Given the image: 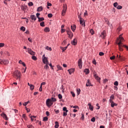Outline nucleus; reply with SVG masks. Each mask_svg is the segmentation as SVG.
<instances>
[{
  "label": "nucleus",
  "instance_id": "1",
  "mask_svg": "<svg viewBox=\"0 0 128 128\" xmlns=\"http://www.w3.org/2000/svg\"><path fill=\"white\" fill-rule=\"evenodd\" d=\"M117 42H119L117 44L118 46L119 50H120V52H122V50H124V49H122V48H126V50H128V47L127 46L122 44L123 42H124V39L122 37V34H121L119 36V38L117 39Z\"/></svg>",
  "mask_w": 128,
  "mask_h": 128
},
{
  "label": "nucleus",
  "instance_id": "2",
  "mask_svg": "<svg viewBox=\"0 0 128 128\" xmlns=\"http://www.w3.org/2000/svg\"><path fill=\"white\" fill-rule=\"evenodd\" d=\"M14 78L16 80H20V72L18 70H16L13 73Z\"/></svg>",
  "mask_w": 128,
  "mask_h": 128
},
{
  "label": "nucleus",
  "instance_id": "3",
  "mask_svg": "<svg viewBox=\"0 0 128 128\" xmlns=\"http://www.w3.org/2000/svg\"><path fill=\"white\" fill-rule=\"evenodd\" d=\"M63 10L62 12V16H64L66 15V10H68V6L66 4H63Z\"/></svg>",
  "mask_w": 128,
  "mask_h": 128
},
{
  "label": "nucleus",
  "instance_id": "4",
  "mask_svg": "<svg viewBox=\"0 0 128 128\" xmlns=\"http://www.w3.org/2000/svg\"><path fill=\"white\" fill-rule=\"evenodd\" d=\"M54 104V103L52 101V100L50 98H48L46 100V106H48V108H50Z\"/></svg>",
  "mask_w": 128,
  "mask_h": 128
},
{
  "label": "nucleus",
  "instance_id": "5",
  "mask_svg": "<svg viewBox=\"0 0 128 128\" xmlns=\"http://www.w3.org/2000/svg\"><path fill=\"white\" fill-rule=\"evenodd\" d=\"M66 32H67V34L69 36V38H72L74 36V34H72V32L70 29V28H68Z\"/></svg>",
  "mask_w": 128,
  "mask_h": 128
},
{
  "label": "nucleus",
  "instance_id": "6",
  "mask_svg": "<svg viewBox=\"0 0 128 128\" xmlns=\"http://www.w3.org/2000/svg\"><path fill=\"white\" fill-rule=\"evenodd\" d=\"M8 60H0V64H8Z\"/></svg>",
  "mask_w": 128,
  "mask_h": 128
},
{
  "label": "nucleus",
  "instance_id": "7",
  "mask_svg": "<svg viewBox=\"0 0 128 128\" xmlns=\"http://www.w3.org/2000/svg\"><path fill=\"white\" fill-rule=\"evenodd\" d=\"M26 50H28V54L31 56H34V54H36V52L32 51V48H28Z\"/></svg>",
  "mask_w": 128,
  "mask_h": 128
},
{
  "label": "nucleus",
  "instance_id": "8",
  "mask_svg": "<svg viewBox=\"0 0 128 128\" xmlns=\"http://www.w3.org/2000/svg\"><path fill=\"white\" fill-rule=\"evenodd\" d=\"M106 30H104L102 32H101L100 37L102 38L103 40H104V38H106Z\"/></svg>",
  "mask_w": 128,
  "mask_h": 128
},
{
  "label": "nucleus",
  "instance_id": "9",
  "mask_svg": "<svg viewBox=\"0 0 128 128\" xmlns=\"http://www.w3.org/2000/svg\"><path fill=\"white\" fill-rule=\"evenodd\" d=\"M62 110H64L63 116H68L67 112H68V110H67L66 107H64Z\"/></svg>",
  "mask_w": 128,
  "mask_h": 128
},
{
  "label": "nucleus",
  "instance_id": "10",
  "mask_svg": "<svg viewBox=\"0 0 128 128\" xmlns=\"http://www.w3.org/2000/svg\"><path fill=\"white\" fill-rule=\"evenodd\" d=\"M94 78L96 80H98V82H100V78L98 76V74H96V72H94Z\"/></svg>",
  "mask_w": 128,
  "mask_h": 128
},
{
  "label": "nucleus",
  "instance_id": "11",
  "mask_svg": "<svg viewBox=\"0 0 128 128\" xmlns=\"http://www.w3.org/2000/svg\"><path fill=\"white\" fill-rule=\"evenodd\" d=\"M78 18H80V24H82V26H86V24H84V22L83 19L80 16H78Z\"/></svg>",
  "mask_w": 128,
  "mask_h": 128
},
{
  "label": "nucleus",
  "instance_id": "12",
  "mask_svg": "<svg viewBox=\"0 0 128 128\" xmlns=\"http://www.w3.org/2000/svg\"><path fill=\"white\" fill-rule=\"evenodd\" d=\"M42 58H42L43 63L45 64H48V58H46V57L44 56V55L42 56Z\"/></svg>",
  "mask_w": 128,
  "mask_h": 128
},
{
  "label": "nucleus",
  "instance_id": "13",
  "mask_svg": "<svg viewBox=\"0 0 128 128\" xmlns=\"http://www.w3.org/2000/svg\"><path fill=\"white\" fill-rule=\"evenodd\" d=\"M78 66H79V68H82V59H80L78 60Z\"/></svg>",
  "mask_w": 128,
  "mask_h": 128
},
{
  "label": "nucleus",
  "instance_id": "14",
  "mask_svg": "<svg viewBox=\"0 0 128 128\" xmlns=\"http://www.w3.org/2000/svg\"><path fill=\"white\" fill-rule=\"evenodd\" d=\"M1 116H2V118L6 120H8V116H6V114L4 112H2L1 114Z\"/></svg>",
  "mask_w": 128,
  "mask_h": 128
},
{
  "label": "nucleus",
  "instance_id": "15",
  "mask_svg": "<svg viewBox=\"0 0 128 128\" xmlns=\"http://www.w3.org/2000/svg\"><path fill=\"white\" fill-rule=\"evenodd\" d=\"M30 18L32 20H34V22H36V15H31L30 16Z\"/></svg>",
  "mask_w": 128,
  "mask_h": 128
},
{
  "label": "nucleus",
  "instance_id": "16",
  "mask_svg": "<svg viewBox=\"0 0 128 128\" xmlns=\"http://www.w3.org/2000/svg\"><path fill=\"white\" fill-rule=\"evenodd\" d=\"M77 42H78V40L76 38H74L73 40L71 41V44L73 46H76Z\"/></svg>",
  "mask_w": 128,
  "mask_h": 128
},
{
  "label": "nucleus",
  "instance_id": "17",
  "mask_svg": "<svg viewBox=\"0 0 128 128\" xmlns=\"http://www.w3.org/2000/svg\"><path fill=\"white\" fill-rule=\"evenodd\" d=\"M116 58L118 60H124V57L121 56L120 55L118 56V54H117Z\"/></svg>",
  "mask_w": 128,
  "mask_h": 128
},
{
  "label": "nucleus",
  "instance_id": "18",
  "mask_svg": "<svg viewBox=\"0 0 128 128\" xmlns=\"http://www.w3.org/2000/svg\"><path fill=\"white\" fill-rule=\"evenodd\" d=\"M88 106H89V110L92 112V110H94V107L92 106V104L90 103H88Z\"/></svg>",
  "mask_w": 128,
  "mask_h": 128
},
{
  "label": "nucleus",
  "instance_id": "19",
  "mask_svg": "<svg viewBox=\"0 0 128 128\" xmlns=\"http://www.w3.org/2000/svg\"><path fill=\"white\" fill-rule=\"evenodd\" d=\"M92 84H90V80H88L86 84V86H91Z\"/></svg>",
  "mask_w": 128,
  "mask_h": 128
},
{
  "label": "nucleus",
  "instance_id": "20",
  "mask_svg": "<svg viewBox=\"0 0 128 128\" xmlns=\"http://www.w3.org/2000/svg\"><path fill=\"white\" fill-rule=\"evenodd\" d=\"M71 28L72 32H74L76 28V25H74L73 26H71Z\"/></svg>",
  "mask_w": 128,
  "mask_h": 128
},
{
  "label": "nucleus",
  "instance_id": "21",
  "mask_svg": "<svg viewBox=\"0 0 128 128\" xmlns=\"http://www.w3.org/2000/svg\"><path fill=\"white\" fill-rule=\"evenodd\" d=\"M68 72L70 74H72V73L74 72V68L69 69L68 70Z\"/></svg>",
  "mask_w": 128,
  "mask_h": 128
},
{
  "label": "nucleus",
  "instance_id": "22",
  "mask_svg": "<svg viewBox=\"0 0 128 128\" xmlns=\"http://www.w3.org/2000/svg\"><path fill=\"white\" fill-rule=\"evenodd\" d=\"M57 68L58 69L57 70H62V67L60 65H57Z\"/></svg>",
  "mask_w": 128,
  "mask_h": 128
},
{
  "label": "nucleus",
  "instance_id": "23",
  "mask_svg": "<svg viewBox=\"0 0 128 128\" xmlns=\"http://www.w3.org/2000/svg\"><path fill=\"white\" fill-rule=\"evenodd\" d=\"M58 126H60V124H58V122L56 121L55 122V126H54V128H58Z\"/></svg>",
  "mask_w": 128,
  "mask_h": 128
},
{
  "label": "nucleus",
  "instance_id": "24",
  "mask_svg": "<svg viewBox=\"0 0 128 128\" xmlns=\"http://www.w3.org/2000/svg\"><path fill=\"white\" fill-rule=\"evenodd\" d=\"M84 72L86 73V74H90V70L86 68L84 70Z\"/></svg>",
  "mask_w": 128,
  "mask_h": 128
},
{
  "label": "nucleus",
  "instance_id": "25",
  "mask_svg": "<svg viewBox=\"0 0 128 128\" xmlns=\"http://www.w3.org/2000/svg\"><path fill=\"white\" fill-rule=\"evenodd\" d=\"M118 106V104L114 103V102H112V103H111L112 108H114V106Z\"/></svg>",
  "mask_w": 128,
  "mask_h": 128
},
{
  "label": "nucleus",
  "instance_id": "26",
  "mask_svg": "<svg viewBox=\"0 0 128 128\" xmlns=\"http://www.w3.org/2000/svg\"><path fill=\"white\" fill-rule=\"evenodd\" d=\"M44 32H50V28L48 27L45 28L44 29Z\"/></svg>",
  "mask_w": 128,
  "mask_h": 128
},
{
  "label": "nucleus",
  "instance_id": "27",
  "mask_svg": "<svg viewBox=\"0 0 128 128\" xmlns=\"http://www.w3.org/2000/svg\"><path fill=\"white\" fill-rule=\"evenodd\" d=\"M50 100H51V101L53 104L54 102H56V99L52 97L51 98H50Z\"/></svg>",
  "mask_w": 128,
  "mask_h": 128
},
{
  "label": "nucleus",
  "instance_id": "28",
  "mask_svg": "<svg viewBox=\"0 0 128 128\" xmlns=\"http://www.w3.org/2000/svg\"><path fill=\"white\" fill-rule=\"evenodd\" d=\"M38 22H42V21H44V18H38Z\"/></svg>",
  "mask_w": 128,
  "mask_h": 128
},
{
  "label": "nucleus",
  "instance_id": "29",
  "mask_svg": "<svg viewBox=\"0 0 128 128\" xmlns=\"http://www.w3.org/2000/svg\"><path fill=\"white\" fill-rule=\"evenodd\" d=\"M122 30V26H119L118 28H117V32H120Z\"/></svg>",
  "mask_w": 128,
  "mask_h": 128
},
{
  "label": "nucleus",
  "instance_id": "30",
  "mask_svg": "<svg viewBox=\"0 0 128 128\" xmlns=\"http://www.w3.org/2000/svg\"><path fill=\"white\" fill-rule=\"evenodd\" d=\"M42 6H40L37 9V12H42Z\"/></svg>",
  "mask_w": 128,
  "mask_h": 128
},
{
  "label": "nucleus",
  "instance_id": "31",
  "mask_svg": "<svg viewBox=\"0 0 128 128\" xmlns=\"http://www.w3.org/2000/svg\"><path fill=\"white\" fill-rule=\"evenodd\" d=\"M77 96H78L80 94V89L77 88L76 89Z\"/></svg>",
  "mask_w": 128,
  "mask_h": 128
},
{
  "label": "nucleus",
  "instance_id": "32",
  "mask_svg": "<svg viewBox=\"0 0 128 128\" xmlns=\"http://www.w3.org/2000/svg\"><path fill=\"white\" fill-rule=\"evenodd\" d=\"M48 63H46V66H44V68H46V70H48Z\"/></svg>",
  "mask_w": 128,
  "mask_h": 128
},
{
  "label": "nucleus",
  "instance_id": "33",
  "mask_svg": "<svg viewBox=\"0 0 128 128\" xmlns=\"http://www.w3.org/2000/svg\"><path fill=\"white\" fill-rule=\"evenodd\" d=\"M21 8L22 10H26V6H21Z\"/></svg>",
  "mask_w": 128,
  "mask_h": 128
},
{
  "label": "nucleus",
  "instance_id": "34",
  "mask_svg": "<svg viewBox=\"0 0 128 128\" xmlns=\"http://www.w3.org/2000/svg\"><path fill=\"white\" fill-rule=\"evenodd\" d=\"M20 30H22V32H26V28H24V26H22L20 28Z\"/></svg>",
  "mask_w": 128,
  "mask_h": 128
},
{
  "label": "nucleus",
  "instance_id": "35",
  "mask_svg": "<svg viewBox=\"0 0 128 128\" xmlns=\"http://www.w3.org/2000/svg\"><path fill=\"white\" fill-rule=\"evenodd\" d=\"M90 33L92 36L94 34V29H90Z\"/></svg>",
  "mask_w": 128,
  "mask_h": 128
},
{
  "label": "nucleus",
  "instance_id": "36",
  "mask_svg": "<svg viewBox=\"0 0 128 128\" xmlns=\"http://www.w3.org/2000/svg\"><path fill=\"white\" fill-rule=\"evenodd\" d=\"M118 6V2H114V8H117V6Z\"/></svg>",
  "mask_w": 128,
  "mask_h": 128
},
{
  "label": "nucleus",
  "instance_id": "37",
  "mask_svg": "<svg viewBox=\"0 0 128 128\" xmlns=\"http://www.w3.org/2000/svg\"><path fill=\"white\" fill-rule=\"evenodd\" d=\"M32 60H37L36 57V56H32Z\"/></svg>",
  "mask_w": 128,
  "mask_h": 128
},
{
  "label": "nucleus",
  "instance_id": "38",
  "mask_svg": "<svg viewBox=\"0 0 128 128\" xmlns=\"http://www.w3.org/2000/svg\"><path fill=\"white\" fill-rule=\"evenodd\" d=\"M30 86V89L31 90H34V86L33 84H31Z\"/></svg>",
  "mask_w": 128,
  "mask_h": 128
},
{
  "label": "nucleus",
  "instance_id": "39",
  "mask_svg": "<svg viewBox=\"0 0 128 128\" xmlns=\"http://www.w3.org/2000/svg\"><path fill=\"white\" fill-rule=\"evenodd\" d=\"M48 117H46V116L44 117V118H43V120H44V122H46V121H48Z\"/></svg>",
  "mask_w": 128,
  "mask_h": 128
},
{
  "label": "nucleus",
  "instance_id": "40",
  "mask_svg": "<svg viewBox=\"0 0 128 128\" xmlns=\"http://www.w3.org/2000/svg\"><path fill=\"white\" fill-rule=\"evenodd\" d=\"M46 50H50V52H51V50H52V48L48 47V46H47L46 47Z\"/></svg>",
  "mask_w": 128,
  "mask_h": 128
},
{
  "label": "nucleus",
  "instance_id": "41",
  "mask_svg": "<svg viewBox=\"0 0 128 128\" xmlns=\"http://www.w3.org/2000/svg\"><path fill=\"white\" fill-rule=\"evenodd\" d=\"M30 101L28 100L27 102L24 103L23 106H26L28 104H30Z\"/></svg>",
  "mask_w": 128,
  "mask_h": 128
},
{
  "label": "nucleus",
  "instance_id": "42",
  "mask_svg": "<svg viewBox=\"0 0 128 128\" xmlns=\"http://www.w3.org/2000/svg\"><path fill=\"white\" fill-rule=\"evenodd\" d=\"M40 26H44V22H42L40 23Z\"/></svg>",
  "mask_w": 128,
  "mask_h": 128
},
{
  "label": "nucleus",
  "instance_id": "43",
  "mask_svg": "<svg viewBox=\"0 0 128 128\" xmlns=\"http://www.w3.org/2000/svg\"><path fill=\"white\" fill-rule=\"evenodd\" d=\"M10 0H4V4H8V2H10Z\"/></svg>",
  "mask_w": 128,
  "mask_h": 128
},
{
  "label": "nucleus",
  "instance_id": "44",
  "mask_svg": "<svg viewBox=\"0 0 128 128\" xmlns=\"http://www.w3.org/2000/svg\"><path fill=\"white\" fill-rule=\"evenodd\" d=\"M28 6H34V3H32V2H30L28 3Z\"/></svg>",
  "mask_w": 128,
  "mask_h": 128
},
{
  "label": "nucleus",
  "instance_id": "45",
  "mask_svg": "<svg viewBox=\"0 0 128 128\" xmlns=\"http://www.w3.org/2000/svg\"><path fill=\"white\" fill-rule=\"evenodd\" d=\"M82 117L80 118L81 120H84V114H82Z\"/></svg>",
  "mask_w": 128,
  "mask_h": 128
},
{
  "label": "nucleus",
  "instance_id": "46",
  "mask_svg": "<svg viewBox=\"0 0 128 128\" xmlns=\"http://www.w3.org/2000/svg\"><path fill=\"white\" fill-rule=\"evenodd\" d=\"M116 8L118 10H122V6H118Z\"/></svg>",
  "mask_w": 128,
  "mask_h": 128
},
{
  "label": "nucleus",
  "instance_id": "47",
  "mask_svg": "<svg viewBox=\"0 0 128 128\" xmlns=\"http://www.w3.org/2000/svg\"><path fill=\"white\" fill-rule=\"evenodd\" d=\"M99 56H104V53L102 52H100Z\"/></svg>",
  "mask_w": 128,
  "mask_h": 128
},
{
  "label": "nucleus",
  "instance_id": "48",
  "mask_svg": "<svg viewBox=\"0 0 128 128\" xmlns=\"http://www.w3.org/2000/svg\"><path fill=\"white\" fill-rule=\"evenodd\" d=\"M27 128H34V126H32V124L28 125Z\"/></svg>",
  "mask_w": 128,
  "mask_h": 128
},
{
  "label": "nucleus",
  "instance_id": "49",
  "mask_svg": "<svg viewBox=\"0 0 128 128\" xmlns=\"http://www.w3.org/2000/svg\"><path fill=\"white\" fill-rule=\"evenodd\" d=\"M58 98L60 100H62V96L60 94H58Z\"/></svg>",
  "mask_w": 128,
  "mask_h": 128
},
{
  "label": "nucleus",
  "instance_id": "50",
  "mask_svg": "<svg viewBox=\"0 0 128 128\" xmlns=\"http://www.w3.org/2000/svg\"><path fill=\"white\" fill-rule=\"evenodd\" d=\"M91 122H96V118L94 117H93L91 119Z\"/></svg>",
  "mask_w": 128,
  "mask_h": 128
},
{
  "label": "nucleus",
  "instance_id": "51",
  "mask_svg": "<svg viewBox=\"0 0 128 128\" xmlns=\"http://www.w3.org/2000/svg\"><path fill=\"white\" fill-rule=\"evenodd\" d=\"M114 58H116V56H113L110 57V60H114Z\"/></svg>",
  "mask_w": 128,
  "mask_h": 128
},
{
  "label": "nucleus",
  "instance_id": "52",
  "mask_svg": "<svg viewBox=\"0 0 128 128\" xmlns=\"http://www.w3.org/2000/svg\"><path fill=\"white\" fill-rule=\"evenodd\" d=\"M29 116L31 118L32 122L34 121V118H32V114H30Z\"/></svg>",
  "mask_w": 128,
  "mask_h": 128
},
{
  "label": "nucleus",
  "instance_id": "53",
  "mask_svg": "<svg viewBox=\"0 0 128 128\" xmlns=\"http://www.w3.org/2000/svg\"><path fill=\"white\" fill-rule=\"evenodd\" d=\"M66 32V29H64V28H61V32L62 34L64 32Z\"/></svg>",
  "mask_w": 128,
  "mask_h": 128
},
{
  "label": "nucleus",
  "instance_id": "54",
  "mask_svg": "<svg viewBox=\"0 0 128 128\" xmlns=\"http://www.w3.org/2000/svg\"><path fill=\"white\" fill-rule=\"evenodd\" d=\"M3 46H4V44L0 43V48H2Z\"/></svg>",
  "mask_w": 128,
  "mask_h": 128
},
{
  "label": "nucleus",
  "instance_id": "55",
  "mask_svg": "<svg viewBox=\"0 0 128 128\" xmlns=\"http://www.w3.org/2000/svg\"><path fill=\"white\" fill-rule=\"evenodd\" d=\"M48 18H52V14H48Z\"/></svg>",
  "mask_w": 128,
  "mask_h": 128
},
{
  "label": "nucleus",
  "instance_id": "56",
  "mask_svg": "<svg viewBox=\"0 0 128 128\" xmlns=\"http://www.w3.org/2000/svg\"><path fill=\"white\" fill-rule=\"evenodd\" d=\"M114 94H112L110 97V100H114Z\"/></svg>",
  "mask_w": 128,
  "mask_h": 128
},
{
  "label": "nucleus",
  "instance_id": "57",
  "mask_svg": "<svg viewBox=\"0 0 128 128\" xmlns=\"http://www.w3.org/2000/svg\"><path fill=\"white\" fill-rule=\"evenodd\" d=\"M96 106L98 107V108H96V110H100V106H98V104H96Z\"/></svg>",
  "mask_w": 128,
  "mask_h": 128
},
{
  "label": "nucleus",
  "instance_id": "58",
  "mask_svg": "<svg viewBox=\"0 0 128 128\" xmlns=\"http://www.w3.org/2000/svg\"><path fill=\"white\" fill-rule=\"evenodd\" d=\"M114 85L116 86H118V81L115 82L114 83Z\"/></svg>",
  "mask_w": 128,
  "mask_h": 128
},
{
  "label": "nucleus",
  "instance_id": "59",
  "mask_svg": "<svg viewBox=\"0 0 128 128\" xmlns=\"http://www.w3.org/2000/svg\"><path fill=\"white\" fill-rule=\"evenodd\" d=\"M71 94H72V96H73V98H74V96H76V94H74V92H72Z\"/></svg>",
  "mask_w": 128,
  "mask_h": 128
},
{
  "label": "nucleus",
  "instance_id": "60",
  "mask_svg": "<svg viewBox=\"0 0 128 128\" xmlns=\"http://www.w3.org/2000/svg\"><path fill=\"white\" fill-rule=\"evenodd\" d=\"M36 17L38 18H40V13H37L36 14Z\"/></svg>",
  "mask_w": 128,
  "mask_h": 128
},
{
  "label": "nucleus",
  "instance_id": "61",
  "mask_svg": "<svg viewBox=\"0 0 128 128\" xmlns=\"http://www.w3.org/2000/svg\"><path fill=\"white\" fill-rule=\"evenodd\" d=\"M67 48H68V46H66L64 48H62V50L63 52H64V50H66Z\"/></svg>",
  "mask_w": 128,
  "mask_h": 128
},
{
  "label": "nucleus",
  "instance_id": "62",
  "mask_svg": "<svg viewBox=\"0 0 128 128\" xmlns=\"http://www.w3.org/2000/svg\"><path fill=\"white\" fill-rule=\"evenodd\" d=\"M54 110L56 114H58V112H60V110Z\"/></svg>",
  "mask_w": 128,
  "mask_h": 128
},
{
  "label": "nucleus",
  "instance_id": "63",
  "mask_svg": "<svg viewBox=\"0 0 128 128\" xmlns=\"http://www.w3.org/2000/svg\"><path fill=\"white\" fill-rule=\"evenodd\" d=\"M5 54L7 55V56H10V52H6Z\"/></svg>",
  "mask_w": 128,
  "mask_h": 128
},
{
  "label": "nucleus",
  "instance_id": "64",
  "mask_svg": "<svg viewBox=\"0 0 128 128\" xmlns=\"http://www.w3.org/2000/svg\"><path fill=\"white\" fill-rule=\"evenodd\" d=\"M46 114L47 116H50V112H48V111H46Z\"/></svg>",
  "mask_w": 128,
  "mask_h": 128
}]
</instances>
